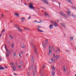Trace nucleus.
I'll return each mask as SVG.
<instances>
[{"label":"nucleus","instance_id":"nucleus-8","mask_svg":"<svg viewBox=\"0 0 76 76\" xmlns=\"http://www.w3.org/2000/svg\"><path fill=\"white\" fill-rule=\"evenodd\" d=\"M18 31H20V32L21 33L22 32V31L23 30L22 29L19 28H18Z\"/></svg>","mask_w":76,"mask_h":76},{"label":"nucleus","instance_id":"nucleus-31","mask_svg":"<svg viewBox=\"0 0 76 76\" xmlns=\"http://www.w3.org/2000/svg\"><path fill=\"white\" fill-rule=\"evenodd\" d=\"M21 47H22V48H25V45H24L23 44H22L21 45Z\"/></svg>","mask_w":76,"mask_h":76},{"label":"nucleus","instance_id":"nucleus-57","mask_svg":"<svg viewBox=\"0 0 76 76\" xmlns=\"http://www.w3.org/2000/svg\"><path fill=\"white\" fill-rule=\"evenodd\" d=\"M20 64H21V65H22L23 64L22 62H20Z\"/></svg>","mask_w":76,"mask_h":76},{"label":"nucleus","instance_id":"nucleus-63","mask_svg":"<svg viewBox=\"0 0 76 76\" xmlns=\"http://www.w3.org/2000/svg\"><path fill=\"white\" fill-rule=\"evenodd\" d=\"M57 22H59V20H58V19H57Z\"/></svg>","mask_w":76,"mask_h":76},{"label":"nucleus","instance_id":"nucleus-64","mask_svg":"<svg viewBox=\"0 0 76 76\" xmlns=\"http://www.w3.org/2000/svg\"><path fill=\"white\" fill-rule=\"evenodd\" d=\"M31 69H33V66L31 67Z\"/></svg>","mask_w":76,"mask_h":76},{"label":"nucleus","instance_id":"nucleus-4","mask_svg":"<svg viewBox=\"0 0 76 76\" xmlns=\"http://www.w3.org/2000/svg\"><path fill=\"white\" fill-rule=\"evenodd\" d=\"M53 57H56V60L57 61H58V58H60V57L59 56L57 55H56H56H55V54H53Z\"/></svg>","mask_w":76,"mask_h":76},{"label":"nucleus","instance_id":"nucleus-43","mask_svg":"<svg viewBox=\"0 0 76 76\" xmlns=\"http://www.w3.org/2000/svg\"><path fill=\"white\" fill-rule=\"evenodd\" d=\"M37 27L38 28H42L41 26H38Z\"/></svg>","mask_w":76,"mask_h":76},{"label":"nucleus","instance_id":"nucleus-22","mask_svg":"<svg viewBox=\"0 0 76 76\" xmlns=\"http://www.w3.org/2000/svg\"><path fill=\"white\" fill-rule=\"evenodd\" d=\"M31 61L33 62L34 63V57L33 56H32Z\"/></svg>","mask_w":76,"mask_h":76},{"label":"nucleus","instance_id":"nucleus-48","mask_svg":"<svg viewBox=\"0 0 76 76\" xmlns=\"http://www.w3.org/2000/svg\"><path fill=\"white\" fill-rule=\"evenodd\" d=\"M52 49H53V50H54V47H52Z\"/></svg>","mask_w":76,"mask_h":76},{"label":"nucleus","instance_id":"nucleus-17","mask_svg":"<svg viewBox=\"0 0 76 76\" xmlns=\"http://www.w3.org/2000/svg\"><path fill=\"white\" fill-rule=\"evenodd\" d=\"M15 27L17 29H18V28H19V26L18 25H16L15 26Z\"/></svg>","mask_w":76,"mask_h":76},{"label":"nucleus","instance_id":"nucleus-55","mask_svg":"<svg viewBox=\"0 0 76 76\" xmlns=\"http://www.w3.org/2000/svg\"><path fill=\"white\" fill-rule=\"evenodd\" d=\"M19 57H21L20 54H19Z\"/></svg>","mask_w":76,"mask_h":76},{"label":"nucleus","instance_id":"nucleus-2","mask_svg":"<svg viewBox=\"0 0 76 76\" xmlns=\"http://www.w3.org/2000/svg\"><path fill=\"white\" fill-rule=\"evenodd\" d=\"M33 5H34V4L33 3L30 2L29 4V7L30 9H35L34 7H33Z\"/></svg>","mask_w":76,"mask_h":76},{"label":"nucleus","instance_id":"nucleus-34","mask_svg":"<svg viewBox=\"0 0 76 76\" xmlns=\"http://www.w3.org/2000/svg\"><path fill=\"white\" fill-rule=\"evenodd\" d=\"M63 23H61V25H62L64 27V28H66V26H63Z\"/></svg>","mask_w":76,"mask_h":76},{"label":"nucleus","instance_id":"nucleus-36","mask_svg":"<svg viewBox=\"0 0 76 76\" xmlns=\"http://www.w3.org/2000/svg\"><path fill=\"white\" fill-rule=\"evenodd\" d=\"M10 38H11V39H13V37H12V35H10Z\"/></svg>","mask_w":76,"mask_h":76},{"label":"nucleus","instance_id":"nucleus-61","mask_svg":"<svg viewBox=\"0 0 76 76\" xmlns=\"http://www.w3.org/2000/svg\"><path fill=\"white\" fill-rule=\"evenodd\" d=\"M5 67H6V69H7V66H5Z\"/></svg>","mask_w":76,"mask_h":76},{"label":"nucleus","instance_id":"nucleus-39","mask_svg":"<svg viewBox=\"0 0 76 76\" xmlns=\"http://www.w3.org/2000/svg\"><path fill=\"white\" fill-rule=\"evenodd\" d=\"M11 64L12 65V66H13V64H14L13 63H11Z\"/></svg>","mask_w":76,"mask_h":76},{"label":"nucleus","instance_id":"nucleus-49","mask_svg":"<svg viewBox=\"0 0 76 76\" xmlns=\"http://www.w3.org/2000/svg\"><path fill=\"white\" fill-rule=\"evenodd\" d=\"M2 60V59H1V57H0V61H1Z\"/></svg>","mask_w":76,"mask_h":76},{"label":"nucleus","instance_id":"nucleus-20","mask_svg":"<svg viewBox=\"0 0 76 76\" xmlns=\"http://www.w3.org/2000/svg\"><path fill=\"white\" fill-rule=\"evenodd\" d=\"M63 70H64V72H65V73H66V68H65V66H63Z\"/></svg>","mask_w":76,"mask_h":76},{"label":"nucleus","instance_id":"nucleus-59","mask_svg":"<svg viewBox=\"0 0 76 76\" xmlns=\"http://www.w3.org/2000/svg\"><path fill=\"white\" fill-rule=\"evenodd\" d=\"M58 4H59V7H60V4L59 3H58Z\"/></svg>","mask_w":76,"mask_h":76},{"label":"nucleus","instance_id":"nucleus-24","mask_svg":"<svg viewBox=\"0 0 76 76\" xmlns=\"http://www.w3.org/2000/svg\"><path fill=\"white\" fill-rule=\"evenodd\" d=\"M60 14L61 15V16H63L64 15V14L62 12H60Z\"/></svg>","mask_w":76,"mask_h":76},{"label":"nucleus","instance_id":"nucleus-21","mask_svg":"<svg viewBox=\"0 0 76 76\" xmlns=\"http://www.w3.org/2000/svg\"><path fill=\"white\" fill-rule=\"evenodd\" d=\"M72 17H73V18H76V15L72 14Z\"/></svg>","mask_w":76,"mask_h":76},{"label":"nucleus","instance_id":"nucleus-54","mask_svg":"<svg viewBox=\"0 0 76 76\" xmlns=\"http://www.w3.org/2000/svg\"><path fill=\"white\" fill-rule=\"evenodd\" d=\"M31 68L29 67V68H28V70H31Z\"/></svg>","mask_w":76,"mask_h":76},{"label":"nucleus","instance_id":"nucleus-18","mask_svg":"<svg viewBox=\"0 0 76 76\" xmlns=\"http://www.w3.org/2000/svg\"><path fill=\"white\" fill-rule=\"evenodd\" d=\"M34 51H35V52L36 53V54H37V49H36V48H34Z\"/></svg>","mask_w":76,"mask_h":76},{"label":"nucleus","instance_id":"nucleus-23","mask_svg":"<svg viewBox=\"0 0 76 76\" xmlns=\"http://www.w3.org/2000/svg\"><path fill=\"white\" fill-rule=\"evenodd\" d=\"M34 70H35V71L37 72V66L35 65L34 66Z\"/></svg>","mask_w":76,"mask_h":76},{"label":"nucleus","instance_id":"nucleus-32","mask_svg":"<svg viewBox=\"0 0 76 76\" xmlns=\"http://www.w3.org/2000/svg\"><path fill=\"white\" fill-rule=\"evenodd\" d=\"M46 66H45V65H43L42 67L43 69H44V68H45V67Z\"/></svg>","mask_w":76,"mask_h":76},{"label":"nucleus","instance_id":"nucleus-28","mask_svg":"<svg viewBox=\"0 0 76 76\" xmlns=\"http://www.w3.org/2000/svg\"><path fill=\"white\" fill-rule=\"evenodd\" d=\"M64 17H65V18H67L68 16L66 14H64L63 15Z\"/></svg>","mask_w":76,"mask_h":76},{"label":"nucleus","instance_id":"nucleus-44","mask_svg":"<svg viewBox=\"0 0 76 76\" xmlns=\"http://www.w3.org/2000/svg\"><path fill=\"white\" fill-rule=\"evenodd\" d=\"M14 75H15L16 76H17V74L15 73H14Z\"/></svg>","mask_w":76,"mask_h":76},{"label":"nucleus","instance_id":"nucleus-41","mask_svg":"<svg viewBox=\"0 0 76 76\" xmlns=\"http://www.w3.org/2000/svg\"><path fill=\"white\" fill-rule=\"evenodd\" d=\"M25 18H22V19H21L22 20H25Z\"/></svg>","mask_w":76,"mask_h":76},{"label":"nucleus","instance_id":"nucleus-50","mask_svg":"<svg viewBox=\"0 0 76 76\" xmlns=\"http://www.w3.org/2000/svg\"><path fill=\"white\" fill-rule=\"evenodd\" d=\"M18 67L19 68H20L21 67V66H20V65Z\"/></svg>","mask_w":76,"mask_h":76},{"label":"nucleus","instance_id":"nucleus-35","mask_svg":"<svg viewBox=\"0 0 76 76\" xmlns=\"http://www.w3.org/2000/svg\"><path fill=\"white\" fill-rule=\"evenodd\" d=\"M43 46L44 48H45V47H46L45 44H43Z\"/></svg>","mask_w":76,"mask_h":76},{"label":"nucleus","instance_id":"nucleus-19","mask_svg":"<svg viewBox=\"0 0 76 76\" xmlns=\"http://www.w3.org/2000/svg\"><path fill=\"white\" fill-rule=\"evenodd\" d=\"M44 14L45 16H48V14L47 12H45Z\"/></svg>","mask_w":76,"mask_h":76},{"label":"nucleus","instance_id":"nucleus-56","mask_svg":"<svg viewBox=\"0 0 76 76\" xmlns=\"http://www.w3.org/2000/svg\"><path fill=\"white\" fill-rule=\"evenodd\" d=\"M66 52H69V50H66Z\"/></svg>","mask_w":76,"mask_h":76},{"label":"nucleus","instance_id":"nucleus-5","mask_svg":"<svg viewBox=\"0 0 76 76\" xmlns=\"http://www.w3.org/2000/svg\"><path fill=\"white\" fill-rule=\"evenodd\" d=\"M43 3L46 4H48V1H47V0H41Z\"/></svg>","mask_w":76,"mask_h":76},{"label":"nucleus","instance_id":"nucleus-11","mask_svg":"<svg viewBox=\"0 0 76 76\" xmlns=\"http://www.w3.org/2000/svg\"><path fill=\"white\" fill-rule=\"evenodd\" d=\"M52 76H54V75H55V72L53 71L52 72Z\"/></svg>","mask_w":76,"mask_h":76},{"label":"nucleus","instance_id":"nucleus-16","mask_svg":"<svg viewBox=\"0 0 76 76\" xmlns=\"http://www.w3.org/2000/svg\"><path fill=\"white\" fill-rule=\"evenodd\" d=\"M52 69L54 70L56 69V68L54 66H51Z\"/></svg>","mask_w":76,"mask_h":76},{"label":"nucleus","instance_id":"nucleus-6","mask_svg":"<svg viewBox=\"0 0 76 76\" xmlns=\"http://www.w3.org/2000/svg\"><path fill=\"white\" fill-rule=\"evenodd\" d=\"M10 53V52L9 51H7V54H6V57H9V53Z\"/></svg>","mask_w":76,"mask_h":76},{"label":"nucleus","instance_id":"nucleus-1","mask_svg":"<svg viewBox=\"0 0 76 76\" xmlns=\"http://www.w3.org/2000/svg\"><path fill=\"white\" fill-rule=\"evenodd\" d=\"M51 47L50 46H49V53H48V54L49 56H52V52L51 50Z\"/></svg>","mask_w":76,"mask_h":76},{"label":"nucleus","instance_id":"nucleus-38","mask_svg":"<svg viewBox=\"0 0 76 76\" xmlns=\"http://www.w3.org/2000/svg\"><path fill=\"white\" fill-rule=\"evenodd\" d=\"M4 31H5V30L4 29L2 31V33H4Z\"/></svg>","mask_w":76,"mask_h":76},{"label":"nucleus","instance_id":"nucleus-33","mask_svg":"<svg viewBox=\"0 0 76 76\" xmlns=\"http://www.w3.org/2000/svg\"><path fill=\"white\" fill-rule=\"evenodd\" d=\"M33 76H35V72L33 71Z\"/></svg>","mask_w":76,"mask_h":76},{"label":"nucleus","instance_id":"nucleus-52","mask_svg":"<svg viewBox=\"0 0 76 76\" xmlns=\"http://www.w3.org/2000/svg\"><path fill=\"white\" fill-rule=\"evenodd\" d=\"M24 20H23L21 19V21H22V22H24Z\"/></svg>","mask_w":76,"mask_h":76},{"label":"nucleus","instance_id":"nucleus-12","mask_svg":"<svg viewBox=\"0 0 76 76\" xmlns=\"http://www.w3.org/2000/svg\"><path fill=\"white\" fill-rule=\"evenodd\" d=\"M57 53H60V48H57Z\"/></svg>","mask_w":76,"mask_h":76},{"label":"nucleus","instance_id":"nucleus-60","mask_svg":"<svg viewBox=\"0 0 76 76\" xmlns=\"http://www.w3.org/2000/svg\"><path fill=\"white\" fill-rule=\"evenodd\" d=\"M15 64L16 65H18V64L17 63V62H15Z\"/></svg>","mask_w":76,"mask_h":76},{"label":"nucleus","instance_id":"nucleus-37","mask_svg":"<svg viewBox=\"0 0 76 76\" xmlns=\"http://www.w3.org/2000/svg\"><path fill=\"white\" fill-rule=\"evenodd\" d=\"M69 38L71 40H73V37H70Z\"/></svg>","mask_w":76,"mask_h":76},{"label":"nucleus","instance_id":"nucleus-40","mask_svg":"<svg viewBox=\"0 0 76 76\" xmlns=\"http://www.w3.org/2000/svg\"><path fill=\"white\" fill-rule=\"evenodd\" d=\"M27 75L28 76H29V72H27Z\"/></svg>","mask_w":76,"mask_h":76},{"label":"nucleus","instance_id":"nucleus-62","mask_svg":"<svg viewBox=\"0 0 76 76\" xmlns=\"http://www.w3.org/2000/svg\"><path fill=\"white\" fill-rule=\"evenodd\" d=\"M1 15H2V18H3V16H4L3 14H2Z\"/></svg>","mask_w":76,"mask_h":76},{"label":"nucleus","instance_id":"nucleus-42","mask_svg":"<svg viewBox=\"0 0 76 76\" xmlns=\"http://www.w3.org/2000/svg\"><path fill=\"white\" fill-rule=\"evenodd\" d=\"M31 18V16H29V17H28V19H30V18Z\"/></svg>","mask_w":76,"mask_h":76},{"label":"nucleus","instance_id":"nucleus-25","mask_svg":"<svg viewBox=\"0 0 76 76\" xmlns=\"http://www.w3.org/2000/svg\"><path fill=\"white\" fill-rule=\"evenodd\" d=\"M40 76H43V73H42V72H40Z\"/></svg>","mask_w":76,"mask_h":76},{"label":"nucleus","instance_id":"nucleus-51","mask_svg":"<svg viewBox=\"0 0 76 76\" xmlns=\"http://www.w3.org/2000/svg\"><path fill=\"white\" fill-rule=\"evenodd\" d=\"M28 56H29V54H28V53L27 54H26V56H27V57H28Z\"/></svg>","mask_w":76,"mask_h":76},{"label":"nucleus","instance_id":"nucleus-7","mask_svg":"<svg viewBox=\"0 0 76 76\" xmlns=\"http://www.w3.org/2000/svg\"><path fill=\"white\" fill-rule=\"evenodd\" d=\"M5 48L6 50V51H9V52H10V50H9L7 48H6V45H4Z\"/></svg>","mask_w":76,"mask_h":76},{"label":"nucleus","instance_id":"nucleus-27","mask_svg":"<svg viewBox=\"0 0 76 76\" xmlns=\"http://www.w3.org/2000/svg\"><path fill=\"white\" fill-rule=\"evenodd\" d=\"M16 70V67H15V66H14L13 67V71H15V70Z\"/></svg>","mask_w":76,"mask_h":76},{"label":"nucleus","instance_id":"nucleus-58","mask_svg":"<svg viewBox=\"0 0 76 76\" xmlns=\"http://www.w3.org/2000/svg\"><path fill=\"white\" fill-rule=\"evenodd\" d=\"M20 53H23V52L22 51H20Z\"/></svg>","mask_w":76,"mask_h":76},{"label":"nucleus","instance_id":"nucleus-29","mask_svg":"<svg viewBox=\"0 0 76 76\" xmlns=\"http://www.w3.org/2000/svg\"><path fill=\"white\" fill-rule=\"evenodd\" d=\"M14 44H12L11 45V47L12 48H14Z\"/></svg>","mask_w":76,"mask_h":76},{"label":"nucleus","instance_id":"nucleus-15","mask_svg":"<svg viewBox=\"0 0 76 76\" xmlns=\"http://www.w3.org/2000/svg\"><path fill=\"white\" fill-rule=\"evenodd\" d=\"M68 0V1L69 3H71V4H73V3H72V2L71 0Z\"/></svg>","mask_w":76,"mask_h":76},{"label":"nucleus","instance_id":"nucleus-45","mask_svg":"<svg viewBox=\"0 0 76 76\" xmlns=\"http://www.w3.org/2000/svg\"><path fill=\"white\" fill-rule=\"evenodd\" d=\"M72 8H73L74 9H76V7H73Z\"/></svg>","mask_w":76,"mask_h":76},{"label":"nucleus","instance_id":"nucleus-14","mask_svg":"<svg viewBox=\"0 0 76 76\" xmlns=\"http://www.w3.org/2000/svg\"><path fill=\"white\" fill-rule=\"evenodd\" d=\"M14 15H15V16H17V17H19V14H18V13H15L14 14Z\"/></svg>","mask_w":76,"mask_h":76},{"label":"nucleus","instance_id":"nucleus-30","mask_svg":"<svg viewBox=\"0 0 76 76\" xmlns=\"http://www.w3.org/2000/svg\"><path fill=\"white\" fill-rule=\"evenodd\" d=\"M37 30L38 31H39V32H44V31H42V30H39V29L38 28L37 29Z\"/></svg>","mask_w":76,"mask_h":76},{"label":"nucleus","instance_id":"nucleus-13","mask_svg":"<svg viewBox=\"0 0 76 76\" xmlns=\"http://www.w3.org/2000/svg\"><path fill=\"white\" fill-rule=\"evenodd\" d=\"M49 28L50 29H52L53 28V25H50Z\"/></svg>","mask_w":76,"mask_h":76},{"label":"nucleus","instance_id":"nucleus-3","mask_svg":"<svg viewBox=\"0 0 76 76\" xmlns=\"http://www.w3.org/2000/svg\"><path fill=\"white\" fill-rule=\"evenodd\" d=\"M55 22V21H51V23L53 24L54 26L55 27H57V26H58V24H57V23Z\"/></svg>","mask_w":76,"mask_h":76},{"label":"nucleus","instance_id":"nucleus-9","mask_svg":"<svg viewBox=\"0 0 76 76\" xmlns=\"http://www.w3.org/2000/svg\"><path fill=\"white\" fill-rule=\"evenodd\" d=\"M4 68L2 67L1 66H0V70H4Z\"/></svg>","mask_w":76,"mask_h":76},{"label":"nucleus","instance_id":"nucleus-53","mask_svg":"<svg viewBox=\"0 0 76 76\" xmlns=\"http://www.w3.org/2000/svg\"><path fill=\"white\" fill-rule=\"evenodd\" d=\"M45 41L46 42H47V41H48V40H47V39H46Z\"/></svg>","mask_w":76,"mask_h":76},{"label":"nucleus","instance_id":"nucleus-46","mask_svg":"<svg viewBox=\"0 0 76 76\" xmlns=\"http://www.w3.org/2000/svg\"><path fill=\"white\" fill-rule=\"evenodd\" d=\"M14 56H16V53H14Z\"/></svg>","mask_w":76,"mask_h":76},{"label":"nucleus","instance_id":"nucleus-47","mask_svg":"<svg viewBox=\"0 0 76 76\" xmlns=\"http://www.w3.org/2000/svg\"><path fill=\"white\" fill-rule=\"evenodd\" d=\"M41 22H42V23H43V22H41V20H40V22H39L38 23H41Z\"/></svg>","mask_w":76,"mask_h":76},{"label":"nucleus","instance_id":"nucleus-10","mask_svg":"<svg viewBox=\"0 0 76 76\" xmlns=\"http://www.w3.org/2000/svg\"><path fill=\"white\" fill-rule=\"evenodd\" d=\"M51 61H52L53 62H54V63L56 61V60H55V59L53 58L51 59Z\"/></svg>","mask_w":76,"mask_h":76},{"label":"nucleus","instance_id":"nucleus-26","mask_svg":"<svg viewBox=\"0 0 76 76\" xmlns=\"http://www.w3.org/2000/svg\"><path fill=\"white\" fill-rule=\"evenodd\" d=\"M71 13L70 11H68L67 12V14L69 15V16H70V15L71 14Z\"/></svg>","mask_w":76,"mask_h":76}]
</instances>
